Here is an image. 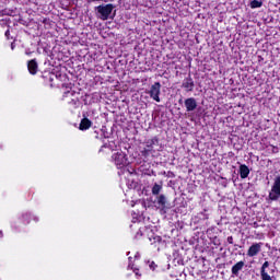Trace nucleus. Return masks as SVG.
<instances>
[{
	"mask_svg": "<svg viewBox=\"0 0 280 280\" xmlns=\"http://www.w3.org/2000/svg\"><path fill=\"white\" fill-rule=\"evenodd\" d=\"M95 10L101 21H108V19H110V14H113V10H115V7L113 4H101L96 7Z\"/></svg>",
	"mask_w": 280,
	"mask_h": 280,
	"instance_id": "obj_1",
	"label": "nucleus"
},
{
	"mask_svg": "<svg viewBox=\"0 0 280 280\" xmlns=\"http://www.w3.org/2000/svg\"><path fill=\"white\" fill-rule=\"evenodd\" d=\"M112 161L118 170H124L128 165V156L122 151H118L112 155Z\"/></svg>",
	"mask_w": 280,
	"mask_h": 280,
	"instance_id": "obj_2",
	"label": "nucleus"
},
{
	"mask_svg": "<svg viewBox=\"0 0 280 280\" xmlns=\"http://www.w3.org/2000/svg\"><path fill=\"white\" fill-rule=\"evenodd\" d=\"M269 200L277 202L280 198V175L273 178V183L271 185V189L268 195Z\"/></svg>",
	"mask_w": 280,
	"mask_h": 280,
	"instance_id": "obj_3",
	"label": "nucleus"
},
{
	"mask_svg": "<svg viewBox=\"0 0 280 280\" xmlns=\"http://www.w3.org/2000/svg\"><path fill=\"white\" fill-rule=\"evenodd\" d=\"M148 94L154 102H161V83L155 82L154 84H152L150 90L148 91Z\"/></svg>",
	"mask_w": 280,
	"mask_h": 280,
	"instance_id": "obj_4",
	"label": "nucleus"
},
{
	"mask_svg": "<svg viewBox=\"0 0 280 280\" xmlns=\"http://www.w3.org/2000/svg\"><path fill=\"white\" fill-rule=\"evenodd\" d=\"M268 268H270V262L265 261L260 268V280H275L272 271L268 272Z\"/></svg>",
	"mask_w": 280,
	"mask_h": 280,
	"instance_id": "obj_5",
	"label": "nucleus"
},
{
	"mask_svg": "<svg viewBox=\"0 0 280 280\" xmlns=\"http://www.w3.org/2000/svg\"><path fill=\"white\" fill-rule=\"evenodd\" d=\"M261 246H264V243H254L247 250L248 257H256V255H259L261 253Z\"/></svg>",
	"mask_w": 280,
	"mask_h": 280,
	"instance_id": "obj_6",
	"label": "nucleus"
},
{
	"mask_svg": "<svg viewBox=\"0 0 280 280\" xmlns=\"http://www.w3.org/2000/svg\"><path fill=\"white\" fill-rule=\"evenodd\" d=\"M184 104H185L187 113H191L196 108H198V102H196V98H194V97L186 98Z\"/></svg>",
	"mask_w": 280,
	"mask_h": 280,
	"instance_id": "obj_7",
	"label": "nucleus"
},
{
	"mask_svg": "<svg viewBox=\"0 0 280 280\" xmlns=\"http://www.w3.org/2000/svg\"><path fill=\"white\" fill-rule=\"evenodd\" d=\"M27 68L32 75H36L38 71V62H36V59L30 60L27 63Z\"/></svg>",
	"mask_w": 280,
	"mask_h": 280,
	"instance_id": "obj_8",
	"label": "nucleus"
},
{
	"mask_svg": "<svg viewBox=\"0 0 280 280\" xmlns=\"http://www.w3.org/2000/svg\"><path fill=\"white\" fill-rule=\"evenodd\" d=\"M93 122L89 118H83L80 122L79 130H89Z\"/></svg>",
	"mask_w": 280,
	"mask_h": 280,
	"instance_id": "obj_9",
	"label": "nucleus"
},
{
	"mask_svg": "<svg viewBox=\"0 0 280 280\" xmlns=\"http://www.w3.org/2000/svg\"><path fill=\"white\" fill-rule=\"evenodd\" d=\"M244 268V261H238L236 262L233 267H232V275H234V277H238L240 276V270H242Z\"/></svg>",
	"mask_w": 280,
	"mask_h": 280,
	"instance_id": "obj_10",
	"label": "nucleus"
},
{
	"mask_svg": "<svg viewBox=\"0 0 280 280\" xmlns=\"http://www.w3.org/2000/svg\"><path fill=\"white\" fill-rule=\"evenodd\" d=\"M248 174H250V168H248V166H246V164H242L240 166V176L241 178H248Z\"/></svg>",
	"mask_w": 280,
	"mask_h": 280,
	"instance_id": "obj_11",
	"label": "nucleus"
},
{
	"mask_svg": "<svg viewBox=\"0 0 280 280\" xmlns=\"http://www.w3.org/2000/svg\"><path fill=\"white\" fill-rule=\"evenodd\" d=\"M183 88L186 89V91H194V79L187 78L183 82Z\"/></svg>",
	"mask_w": 280,
	"mask_h": 280,
	"instance_id": "obj_12",
	"label": "nucleus"
},
{
	"mask_svg": "<svg viewBox=\"0 0 280 280\" xmlns=\"http://www.w3.org/2000/svg\"><path fill=\"white\" fill-rule=\"evenodd\" d=\"M158 205L159 207H161L162 209H167V198L165 197V195H160L158 197Z\"/></svg>",
	"mask_w": 280,
	"mask_h": 280,
	"instance_id": "obj_13",
	"label": "nucleus"
},
{
	"mask_svg": "<svg viewBox=\"0 0 280 280\" xmlns=\"http://www.w3.org/2000/svg\"><path fill=\"white\" fill-rule=\"evenodd\" d=\"M149 242L151 243L152 246H156V244H161L162 238L161 236L154 235L149 237Z\"/></svg>",
	"mask_w": 280,
	"mask_h": 280,
	"instance_id": "obj_14",
	"label": "nucleus"
},
{
	"mask_svg": "<svg viewBox=\"0 0 280 280\" xmlns=\"http://www.w3.org/2000/svg\"><path fill=\"white\" fill-rule=\"evenodd\" d=\"M161 189H163V186H161L159 184H154L152 187L153 196H159V194H161Z\"/></svg>",
	"mask_w": 280,
	"mask_h": 280,
	"instance_id": "obj_15",
	"label": "nucleus"
},
{
	"mask_svg": "<svg viewBox=\"0 0 280 280\" xmlns=\"http://www.w3.org/2000/svg\"><path fill=\"white\" fill-rule=\"evenodd\" d=\"M261 5H264V2L258 1V0H253L250 3V8L255 9V8H261Z\"/></svg>",
	"mask_w": 280,
	"mask_h": 280,
	"instance_id": "obj_16",
	"label": "nucleus"
},
{
	"mask_svg": "<svg viewBox=\"0 0 280 280\" xmlns=\"http://www.w3.org/2000/svg\"><path fill=\"white\" fill-rule=\"evenodd\" d=\"M22 218H23V220L26 221V224H30V218H32V213L26 212V213L22 214Z\"/></svg>",
	"mask_w": 280,
	"mask_h": 280,
	"instance_id": "obj_17",
	"label": "nucleus"
},
{
	"mask_svg": "<svg viewBox=\"0 0 280 280\" xmlns=\"http://www.w3.org/2000/svg\"><path fill=\"white\" fill-rule=\"evenodd\" d=\"M70 95H73V91L65 92V97H70Z\"/></svg>",
	"mask_w": 280,
	"mask_h": 280,
	"instance_id": "obj_18",
	"label": "nucleus"
},
{
	"mask_svg": "<svg viewBox=\"0 0 280 280\" xmlns=\"http://www.w3.org/2000/svg\"><path fill=\"white\" fill-rule=\"evenodd\" d=\"M228 242H229V244H233V236H229Z\"/></svg>",
	"mask_w": 280,
	"mask_h": 280,
	"instance_id": "obj_19",
	"label": "nucleus"
},
{
	"mask_svg": "<svg viewBox=\"0 0 280 280\" xmlns=\"http://www.w3.org/2000/svg\"><path fill=\"white\" fill-rule=\"evenodd\" d=\"M141 235H143V233H141V230H139V232L136 234V237H141Z\"/></svg>",
	"mask_w": 280,
	"mask_h": 280,
	"instance_id": "obj_20",
	"label": "nucleus"
},
{
	"mask_svg": "<svg viewBox=\"0 0 280 280\" xmlns=\"http://www.w3.org/2000/svg\"><path fill=\"white\" fill-rule=\"evenodd\" d=\"M4 35L7 36V38H10V31H5Z\"/></svg>",
	"mask_w": 280,
	"mask_h": 280,
	"instance_id": "obj_21",
	"label": "nucleus"
},
{
	"mask_svg": "<svg viewBox=\"0 0 280 280\" xmlns=\"http://www.w3.org/2000/svg\"><path fill=\"white\" fill-rule=\"evenodd\" d=\"M14 47H16V46L14 45V43H12L11 44V49L14 50Z\"/></svg>",
	"mask_w": 280,
	"mask_h": 280,
	"instance_id": "obj_22",
	"label": "nucleus"
},
{
	"mask_svg": "<svg viewBox=\"0 0 280 280\" xmlns=\"http://www.w3.org/2000/svg\"><path fill=\"white\" fill-rule=\"evenodd\" d=\"M133 272H135L136 275H139V270H138V269H133Z\"/></svg>",
	"mask_w": 280,
	"mask_h": 280,
	"instance_id": "obj_23",
	"label": "nucleus"
},
{
	"mask_svg": "<svg viewBox=\"0 0 280 280\" xmlns=\"http://www.w3.org/2000/svg\"><path fill=\"white\" fill-rule=\"evenodd\" d=\"M0 237H3V232L2 231H0Z\"/></svg>",
	"mask_w": 280,
	"mask_h": 280,
	"instance_id": "obj_24",
	"label": "nucleus"
},
{
	"mask_svg": "<svg viewBox=\"0 0 280 280\" xmlns=\"http://www.w3.org/2000/svg\"><path fill=\"white\" fill-rule=\"evenodd\" d=\"M34 220H35V222H38V218L35 217Z\"/></svg>",
	"mask_w": 280,
	"mask_h": 280,
	"instance_id": "obj_25",
	"label": "nucleus"
},
{
	"mask_svg": "<svg viewBox=\"0 0 280 280\" xmlns=\"http://www.w3.org/2000/svg\"><path fill=\"white\" fill-rule=\"evenodd\" d=\"M128 268H131V270H132V265L129 264Z\"/></svg>",
	"mask_w": 280,
	"mask_h": 280,
	"instance_id": "obj_26",
	"label": "nucleus"
},
{
	"mask_svg": "<svg viewBox=\"0 0 280 280\" xmlns=\"http://www.w3.org/2000/svg\"><path fill=\"white\" fill-rule=\"evenodd\" d=\"M129 261H132V257H129Z\"/></svg>",
	"mask_w": 280,
	"mask_h": 280,
	"instance_id": "obj_27",
	"label": "nucleus"
},
{
	"mask_svg": "<svg viewBox=\"0 0 280 280\" xmlns=\"http://www.w3.org/2000/svg\"><path fill=\"white\" fill-rule=\"evenodd\" d=\"M0 23H5V21L2 20V21H0Z\"/></svg>",
	"mask_w": 280,
	"mask_h": 280,
	"instance_id": "obj_28",
	"label": "nucleus"
},
{
	"mask_svg": "<svg viewBox=\"0 0 280 280\" xmlns=\"http://www.w3.org/2000/svg\"><path fill=\"white\" fill-rule=\"evenodd\" d=\"M72 102L75 104V100L73 98Z\"/></svg>",
	"mask_w": 280,
	"mask_h": 280,
	"instance_id": "obj_29",
	"label": "nucleus"
}]
</instances>
